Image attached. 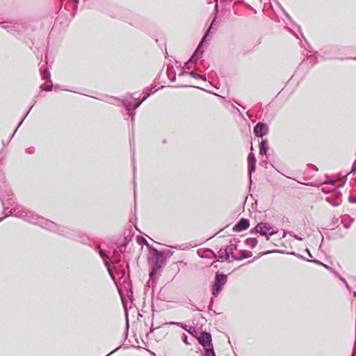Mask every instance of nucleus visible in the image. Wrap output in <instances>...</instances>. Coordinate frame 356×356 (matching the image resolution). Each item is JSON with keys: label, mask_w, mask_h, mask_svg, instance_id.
Returning <instances> with one entry per match:
<instances>
[{"label": "nucleus", "mask_w": 356, "mask_h": 356, "mask_svg": "<svg viewBox=\"0 0 356 356\" xmlns=\"http://www.w3.org/2000/svg\"><path fill=\"white\" fill-rule=\"evenodd\" d=\"M342 281L346 284V287L348 288L349 286L348 285L346 281L344 279H342Z\"/></svg>", "instance_id": "58836bf2"}, {"label": "nucleus", "mask_w": 356, "mask_h": 356, "mask_svg": "<svg viewBox=\"0 0 356 356\" xmlns=\"http://www.w3.org/2000/svg\"><path fill=\"white\" fill-rule=\"evenodd\" d=\"M207 37V35H205L204 38H202V40H204V38Z\"/></svg>", "instance_id": "864d4df0"}, {"label": "nucleus", "mask_w": 356, "mask_h": 356, "mask_svg": "<svg viewBox=\"0 0 356 356\" xmlns=\"http://www.w3.org/2000/svg\"><path fill=\"white\" fill-rule=\"evenodd\" d=\"M154 252L156 254V257H155V261L153 265L152 270L149 275L151 277H152L153 274L154 273H156L157 270L159 268H161L164 264L163 256L162 255V254L156 250H154Z\"/></svg>", "instance_id": "39448f33"}, {"label": "nucleus", "mask_w": 356, "mask_h": 356, "mask_svg": "<svg viewBox=\"0 0 356 356\" xmlns=\"http://www.w3.org/2000/svg\"><path fill=\"white\" fill-rule=\"evenodd\" d=\"M41 76L43 80H47L50 78V73L47 70H44L41 71Z\"/></svg>", "instance_id": "6ab92c4d"}, {"label": "nucleus", "mask_w": 356, "mask_h": 356, "mask_svg": "<svg viewBox=\"0 0 356 356\" xmlns=\"http://www.w3.org/2000/svg\"><path fill=\"white\" fill-rule=\"evenodd\" d=\"M324 186L322 188V191L324 193H328L332 190V187L334 186L332 182L324 183Z\"/></svg>", "instance_id": "dca6fc26"}, {"label": "nucleus", "mask_w": 356, "mask_h": 356, "mask_svg": "<svg viewBox=\"0 0 356 356\" xmlns=\"http://www.w3.org/2000/svg\"><path fill=\"white\" fill-rule=\"evenodd\" d=\"M348 200L350 202H356V199L355 197H351V196L349 197Z\"/></svg>", "instance_id": "72a5a7b5"}, {"label": "nucleus", "mask_w": 356, "mask_h": 356, "mask_svg": "<svg viewBox=\"0 0 356 356\" xmlns=\"http://www.w3.org/2000/svg\"><path fill=\"white\" fill-rule=\"evenodd\" d=\"M130 116H131V120H134V115L132 113H129Z\"/></svg>", "instance_id": "a19ab883"}, {"label": "nucleus", "mask_w": 356, "mask_h": 356, "mask_svg": "<svg viewBox=\"0 0 356 356\" xmlns=\"http://www.w3.org/2000/svg\"><path fill=\"white\" fill-rule=\"evenodd\" d=\"M142 102L141 101H139V102H136L134 104V106H133V109H136L137 108L140 104H141Z\"/></svg>", "instance_id": "cd10ccee"}, {"label": "nucleus", "mask_w": 356, "mask_h": 356, "mask_svg": "<svg viewBox=\"0 0 356 356\" xmlns=\"http://www.w3.org/2000/svg\"><path fill=\"white\" fill-rule=\"evenodd\" d=\"M199 74H196V78L195 79H200V76H198Z\"/></svg>", "instance_id": "8fccbe9b"}, {"label": "nucleus", "mask_w": 356, "mask_h": 356, "mask_svg": "<svg viewBox=\"0 0 356 356\" xmlns=\"http://www.w3.org/2000/svg\"><path fill=\"white\" fill-rule=\"evenodd\" d=\"M354 349H355V352H356V337H355Z\"/></svg>", "instance_id": "37998d69"}, {"label": "nucleus", "mask_w": 356, "mask_h": 356, "mask_svg": "<svg viewBox=\"0 0 356 356\" xmlns=\"http://www.w3.org/2000/svg\"><path fill=\"white\" fill-rule=\"evenodd\" d=\"M250 255L249 254H247L245 252H242L241 253V256L239 257H235V256H232V259L234 260H236V261H241L243 259H245V258H248L249 257Z\"/></svg>", "instance_id": "a211bd4d"}, {"label": "nucleus", "mask_w": 356, "mask_h": 356, "mask_svg": "<svg viewBox=\"0 0 356 356\" xmlns=\"http://www.w3.org/2000/svg\"><path fill=\"white\" fill-rule=\"evenodd\" d=\"M204 50L201 48V44L198 46L197 49L195 50V53L193 54L191 58L189 60V61L186 63L187 65H189L191 63L195 62L197 60H198L201 56L203 54ZM188 68H190L189 66H187Z\"/></svg>", "instance_id": "9d476101"}, {"label": "nucleus", "mask_w": 356, "mask_h": 356, "mask_svg": "<svg viewBox=\"0 0 356 356\" xmlns=\"http://www.w3.org/2000/svg\"><path fill=\"white\" fill-rule=\"evenodd\" d=\"M325 200L330 203L332 205H333L334 207H337V206H339L340 204H341V201L340 200H332V197H326L325 198Z\"/></svg>", "instance_id": "f3484780"}, {"label": "nucleus", "mask_w": 356, "mask_h": 356, "mask_svg": "<svg viewBox=\"0 0 356 356\" xmlns=\"http://www.w3.org/2000/svg\"><path fill=\"white\" fill-rule=\"evenodd\" d=\"M108 270L109 271V273H110L111 275L113 277V275H112L111 271V270H110V268H108Z\"/></svg>", "instance_id": "a18cd8bd"}, {"label": "nucleus", "mask_w": 356, "mask_h": 356, "mask_svg": "<svg viewBox=\"0 0 356 356\" xmlns=\"http://www.w3.org/2000/svg\"><path fill=\"white\" fill-rule=\"evenodd\" d=\"M149 95H150L149 93H147L145 96H143V98H142V99L140 101L142 102H144L147 98V97L149 96Z\"/></svg>", "instance_id": "2f4dec72"}, {"label": "nucleus", "mask_w": 356, "mask_h": 356, "mask_svg": "<svg viewBox=\"0 0 356 356\" xmlns=\"http://www.w3.org/2000/svg\"><path fill=\"white\" fill-rule=\"evenodd\" d=\"M40 89L42 90H45V91H51L52 90V86H45L44 85H42L40 86Z\"/></svg>", "instance_id": "4be33fe9"}, {"label": "nucleus", "mask_w": 356, "mask_h": 356, "mask_svg": "<svg viewBox=\"0 0 356 356\" xmlns=\"http://www.w3.org/2000/svg\"><path fill=\"white\" fill-rule=\"evenodd\" d=\"M200 76V79H201L203 81H206V77L205 76H203V75H198Z\"/></svg>", "instance_id": "e433bc0d"}, {"label": "nucleus", "mask_w": 356, "mask_h": 356, "mask_svg": "<svg viewBox=\"0 0 356 356\" xmlns=\"http://www.w3.org/2000/svg\"><path fill=\"white\" fill-rule=\"evenodd\" d=\"M341 223L343 225V227L346 229H348L350 227V225L354 221V218H351L348 215H343L341 216Z\"/></svg>", "instance_id": "9b49d317"}, {"label": "nucleus", "mask_w": 356, "mask_h": 356, "mask_svg": "<svg viewBox=\"0 0 356 356\" xmlns=\"http://www.w3.org/2000/svg\"><path fill=\"white\" fill-rule=\"evenodd\" d=\"M296 238H297L298 240H300V241H301V240H302V238H301L298 237V236H296Z\"/></svg>", "instance_id": "de8ad7c7"}, {"label": "nucleus", "mask_w": 356, "mask_h": 356, "mask_svg": "<svg viewBox=\"0 0 356 356\" xmlns=\"http://www.w3.org/2000/svg\"><path fill=\"white\" fill-rule=\"evenodd\" d=\"M250 226V222L248 219L241 218L233 227L234 232H242L247 229Z\"/></svg>", "instance_id": "0eeeda50"}, {"label": "nucleus", "mask_w": 356, "mask_h": 356, "mask_svg": "<svg viewBox=\"0 0 356 356\" xmlns=\"http://www.w3.org/2000/svg\"><path fill=\"white\" fill-rule=\"evenodd\" d=\"M313 261L315 262L316 264H321V263L319 261H318V260H314Z\"/></svg>", "instance_id": "ea45409f"}, {"label": "nucleus", "mask_w": 356, "mask_h": 356, "mask_svg": "<svg viewBox=\"0 0 356 356\" xmlns=\"http://www.w3.org/2000/svg\"><path fill=\"white\" fill-rule=\"evenodd\" d=\"M138 243L140 244H142V243H147V241L145 238H140V239H138Z\"/></svg>", "instance_id": "c756f323"}, {"label": "nucleus", "mask_w": 356, "mask_h": 356, "mask_svg": "<svg viewBox=\"0 0 356 356\" xmlns=\"http://www.w3.org/2000/svg\"><path fill=\"white\" fill-rule=\"evenodd\" d=\"M31 109V108L28 111V112L26 113V114L25 115V116L24 117V118L20 121V122L19 123L17 127L16 128V129L14 131V134L17 131L18 127L22 124L23 120H24V118L26 117V115H28V113H29L30 110Z\"/></svg>", "instance_id": "a878e982"}, {"label": "nucleus", "mask_w": 356, "mask_h": 356, "mask_svg": "<svg viewBox=\"0 0 356 356\" xmlns=\"http://www.w3.org/2000/svg\"><path fill=\"white\" fill-rule=\"evenodd\" d=\"M236 250V245L234 243H231L230 245H227L225 248L227 254L228 256V258L229 259L230 256L232 257V256H234L233 254L234 251Z\"/></svg>", "instance_id": "ddd939ff"}, {"label": "nucleus", "mask_w": 356, "mask_h": 356, "mask_svg": "<svg viewBox=\"0 0 356 356\" xmlns=\"http://www.w3.org/2000/svg\"><path fill=\"white\" fill-rule=\"evenodd\" d=\"M216 20H215V19H213V20L212 21V22H211V25H210L209 28V30L207 31V33H206V35H207L209 34V33L210 32L211 29L214 26H216Z\"/></svg>", "instance_id": "5701e85b"}, {"label": "nucleus", "mask_w": 356, "mask_h": 356, "mask_svg": "<svg viewBox=\"0 0 356 356\" xmlns=\"http://www.w3.org/2000/svg\"><path fill=\"white\" fill-rule=\"evenodd\" d=\"M170 324H175L178 326H180L181 327H182L183 329L184 330H187V325L184 324L183 323H175V322H170Z\"/></svg>", "instance_id": "412c9836"}, {"label": "nucleus", "mask_w": 356, "mask_h": 356, "mask_svg": "<svg viewBox=\"0 0 356 356\" xmlns=\"http://www.w3.org/2000/svg\"><path fill=\"white\" fill-rule=\"evenodd\" d=\"M99 254L101 255V257L105 259V258H108L107 255L106 254V253L102 250H99Z\"/></svg>", "instance_id": "bb28decb"}, {"label": "nucleus", "mask_w": 356, "mask_h": 356, "mask_svg": "<svg viewBox=\"0 0 356 356\" xmlns=\"http://www.w3.org/2000/svg\"><path fill=\"white\" fill-rule=\"evenodd\" d=\"M308 165L311 168L314 169L315 171H318V168L315 165H314V164H309Z\"/></svg>", "instance_id": "7c9ffc66"}, {"label": "nucleus", "mask_w": 356, "mask_h": 356, "mask_svg": "<svg viewBox=\"0 0 356 356\" xmlns=\"http://www.w3.org/2000/svg\"><path fill=\"white\" fill-rule=\"evenodd\" d=\"M122 104L128 111L130 112L131 111L134 110L133 109L134 104H133L131 100L127 99H123V100H122Z\"/></svg>", "instance_id": "4468645a"}, {"label": "nucleus", "mask_w": 356, "mask_h": 356, "mask_svg": "<svg viewBox=\"0 0 356 356\" xmlns=\"http://www.w3.org/2000/svg\"><path fill=\"white\" fill-rule=\"evenodd\" d=\"M351 172L356 173V160L355 161L352 167Z\"/></svg>", "instance_id": "c85d7f7f"}, {"label": "nucleus", "mask_w": 356, "mask_h": 356, "mask_svg": "<svg viewBox=\"0 0 356 356\" xmlns=\"http://www.w3.org/2000/svg\"><path fill=\"white\" fill-rule=\"evenodd\" d=\"M170 79L171 81H175V75H174L172 78H170Z\"/></svg>", "instance_id": "4c0bfd02"}, {"label": "nucleus", "mask_w": 356, "mask_h": 356, "mask_svg": "<svg viewBox=\"0 0 356 356\" xmlns=\"http://www.w3.org/2000/svg\"><path fill=\"white\" fill-rule=\"evenodd\" d=\"M227 281V277L225 274H220L217 273L215 277L214 283L212 286V294L214 296H217L218 293L222 291L223 286Z\"/></svg>", "instance_id": "f03ea898"}, {"label": "nucleus", "mask_w": 356, "mask_h": 356, "mask_svg": "<svg viewBox=\"0 0 356 356\" xmlns=\"http://www.w3.org/2000/svg\"><path fill=\"white\" fill-rule=\"evenodd\" d=\"M182 341L186 344L189 345L190 343L188 341L187 336L185 334H183Z\"/></svg>", "instance_id": "b1692460"}, {"label": "nucleus", "mask_w": 356, "mask_h": 356, "mask_svg": "<svg viewBox=\"0 0 356 356\" xmlns=\"http://www.w3.org/2000/svg\"><path fill=\"white\" fill-rule=\"evenodd\" d=\"M268 149V143L267 139L262 140V141L259 144V154L261 155H264L266 154Z\"/></svg>", "instance_id": "f8f14e48"}, {"label": "nucleus", "mask_w": 356, "mask_h": 356, "mask_svg": "<svg viewBox=\"0 0 356 356\" xmlns=\"http://www.w3.org/2000/svg\"><path fill=\"white\" fill-rule=\"evenodd\" d=\"M307 252L309 253V256L312 257V255H311V254H310V252H309V250H307Z\"/></svg>", "instance_id": "09e8293b"}, {"label": "nucleus", "mask_w": 356, "mask_h": 356, "mask_svg": "<svg viewBox=\"0 0 356 356\" xmlns=\"http://www.w3.org/2000/svg\"><path fill=\"white\" fill-rule=\"evenodd\" d=\"M248 172L251 175L255 171L256 168V158L253 153H250L248 156Z\"/></svg>", "instance_id": "1a4fd4ad"}, {"label": "nucleus", "mask_w": 356, "mask_h": 356, "mask_svg": "<svg viewBox=\"0 0 356 356\" xmlns=\"http://www.w3.org/2000/svg\"><path fill=\"white\" fill-rule=\"evenodd\" d=\"M206 252L210 253L211 257L213 258H218L219 261H229L228 256L227 254L226 250L220 249L217 254H215L212 250H207Z\"/></svg>", "instance_id": "6e6552de"}, {"label": "nucleus", "mask_w": 356, "mask_h": 356, "mask_svg": "<svg viewBox=\"0 0 356 356\" xmlns=\"http://www.w3.org/2000/svg\"><path fill=\"white\" fill-rule=\"evenodd\" d=\"M268 132V127L266 124L259 122L254 128V134L257 137H263Z\"/></svg>", "instance_id": "423d86ee"}, {"label": "nucleus", "mask_w": 356, "mask_h": 356, "mask_svg": "<svg viewBox=\"0 0 356 356\" xmlns=\"http://www.w3.org/2000/svg\"><path fill=\"white\" fill-rule=\"evenodd\" d=\"M284 13H285V15L289 19L290 18L289 15L286 12Z\"/></svg>", "instance_id": "49530a36"}, {"label": "nucleus", "mask_w": 356, "mask_h": 356, "mask_svg": "<svg viewBox=\"0 0 356 356\" xmlns=\"http://www.w3.org/2000/svg\"><path fill=\"white\" fill-rule=\"evenodd\" d=\"M189 76L193 78H196V74L194 72H191L188 73Z\"/></svg>", "instance_id": "473e14b6"}, {"label": "nucleus", "mask_w": 356, "mask_h": 356, "mask_svg": "<svg viewBox=\"0 0 356 356\" xmlns=\"http://www.w3.org/2000/svg\"><path fill=\"white\" fill-rule=\"evenodd\" d=\"M10 193L11 190L8 186L4 182L0 183V199L5 212V216L0 218V222L7 216H14L33 224L38 225L43 228L56 232L62 236L70 237L72 235V231L70 229L49 221L42 216L35 214L23 206L15 203L12 198L9 197Z\"/></svg>", "instance_id": "f257e3e1"}, {"label": "nucleus", "mask_w": 356, "mask_h": 356, "mask_svg": "<svg viewBox=\"0 0 356 356\" xmlns=\"http://www.w3.org/2000/svg\"><path fill=\"white\" fill-rule=\"evenodd\" d=\"M152 88H149L148 87L144 89V92H147V93H149L148 92H150Z\"/></svg>", "instance_id": "c9c22d12"}, {"label": "nucleus", "mask_w": 356, "mask_h": 356, "mask_svg": "<svg viewBox=\"0 0 356 356\" xmlns=\"http://www.w3.org/2000/svg\"><path fill=\"white\" fill-rule=\"evenodd\" d=\"M203 356H216L215 352L213 350V348L204 350V353L203 354Z\"/></svg>", "instance_id": "aec40b11"}, {"label": "nucleus", "mask_w": 356, "mask_h": 356, "mask_svg": "<svg viewBox=\"0 0 356 356\" xmlns=\"http://www.w3.org/2000/svg\"><path fill=\"white\" fill-rule=\"evenodd\" d=\"M255 230L261 235L265 236L267 240L269 239L270 236H273L276 233L273 231L272 226L266 222L259 223L255 227Z\"/></svg>", "instance_id": "7ed1b4c3"}, {"label": "nucleus", "mask_w": 356, "mask_h": 356, "mask_svg": "<svg viewBox=\"0 0 356 356\" xmlns=\"http://www.w3.org/2000/svg\"><path fill=\"white\" fill-rule=\"evenodd\" d=\"M247 115L250 118L251 115L249 114V112H247Z\"/></svg>", "instance_id": "3c124183"}, {"label": "nucleus", "mask_w": 356, "mask_h": 356, "mask_svg": "<svg viewBox=\"0 0 356 356\" xmlns=\"http://www.w3.org/2000/svg\"><path fill=\"white\" fill-rule=\"evenodd\" d=\"M245 243L251 248H254L257 245V240L252 238H249L245 240Z\"/></svg>", "instance_id": "2eb2a0df"}, {"label": "nucleus", "mask_w": 356, "mask_h": 356, "mask_svg": "<svg viewBox=\"0 0 356 356\" xmlns=\"http://www.w3.org/2000/svg\"><path fill=\"white\" fill-rule=\"evenodd\" d=\"M199 343L203 346L204 350L213 348L211 335L210 333L202 332L197 338Z\"/></svg>", "instance_id": "20e7f679"}, {"label": "nucleus", "mask_w": 356, "mask_h": 356, "mask_svg": "<svg viewBox=\"0 0 356 356\" xmlns=\"http://www.w3.org/2000/svg\"><path fill=\"white\" fill-rule=\"evenodd\" d=\"M156 328H154L152 326L151 327V329H150V332H152Z\"/></svg>", "instance_id": "79ce46f5"}, {"label": "nucleus", "mask_w": 356, "mask_h": 356, "mask_svg": "<svg viewBox=\"0 0 356 356\" xmlns=\"http://www.w3.org/2000/svg\"><path fill=\"white\" fill-rule=\"evenodd\" d=\"M34 151L35 149L33 147H29L26 149V152L29 154H33Z\"/></svg>", "instance_id": "393cba45"}, {"label": "nucleus", "mask_w": 356, "mask_h": 356, "mask_svg": "<svg viewBox=\"0 0 356 356\" xmlns=\"http://www.w3.org/2000/svg\"><path fill=\"white\" fill-rule=\"evenodd\" d=\"M341 194L339 193H337L335 195V199L334 200H339V197H340Z\"/></svg>", "instance_id": "f704fd0d"}, {"label": "nucleus", "mask_w": 356, "mask_h": 356, "mask_svg": "<svg viewBox=\"0 0 356 356\" xmlns=\"http://www.w3.org/2000/svg\"><path fill=\"white\" fill-rule=\"evenodd\" d=\"M353 296H354L355 297L356 296V292H355V291L353 293Z\"/></svg>", "instance_id": "603ef678"}, {"label": "nucleus", "mask_w": 356, "mask_h": 356, "mask_svg": "<svg viewBox=\"0 0 356 356\" xmlns=\"http://www.w3.org/2000/svg\"><path fill=\"white\" fill-rule=\"evenodd\" d=\"M2 27H3V29H7L8 28V26H6V25H3V26H2Z\"/></svg>", "instance_id": "c03bdc74"}]
</instances>
